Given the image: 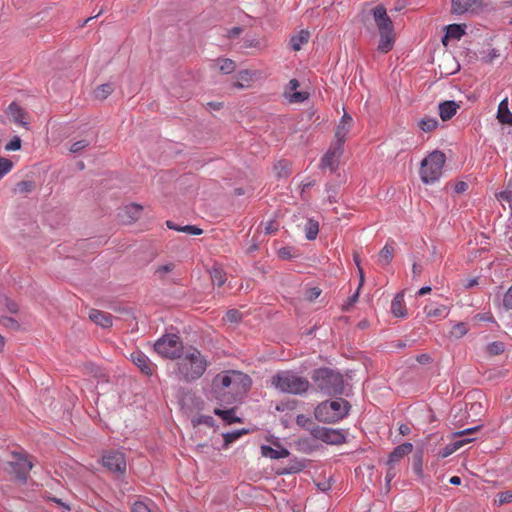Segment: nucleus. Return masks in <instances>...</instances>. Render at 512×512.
I'll list each match as a JSON object with an SVG mask.
<instances>
[{
    "label": "nucleus",
    "mask_w": 512,
    "mask_h": 512,
    "mask_svg": "<svg viewBox=\"0 0 512 512\" xmlns=\"http://www.w3.org/2000/svg\"><path fill=\"white\" fill-rule=\"evenodd\" d=\"M208 365L207 357L200 350L189 347L175 362L174 373L179 381L191 383L204 375Z\"/></svg>",
    "instance_id": "obj_1"
},
{
    "label": "nucleus",
    "mask_w": 512,
    "mask_h": 512,
    "mask_svg": "<svg viewBox=\"0 0 512 512\" xmlns=\"http://www.w3.org/2000/svg\"><path fill=\"white\" fill-rule=\"evenodd\" d=\"M270 382L276 390L292 395H302L310 388L307 378L289 370L277 372L271 377Z\"/></svg>",
    "instance_id": "obj_2"
},
{
    "label": "nucleus",
    "mask_w": 512,
    "mask_h": 512,
    "mask_svg": "<svg viewBox=\"0 0 512 512\" xmlns=\"http://www.w3.org/2000/svg\"><path fill=\"white\" fill-rule=\"evenodd\" d=\"M316 386L327 395H337L343 392L344 381L340 373L328 368H319L312 376Z\"/></svg>",
    "instance_id": "obj_3"
},
{
    "label": "nucleus",
    "mask_w": 512,
    "mask_h": 512,
    "mask_svg": "<svg viewBox=\"0 0 512 512\" xmlns=\"http://www.w3.org/2000/svg\"><path fill=\"white\" fill-rule=\"evenodd\" d=\"M349 408V403L342 398L325 401L316 407L315 417L321 422L335 423L348 414Z\"/></svg>",
    "instance_id": "obj_4"
},
{
    "label": "nucleus",
    "mask_w": 512,
    "mask_h": 512,
    "mask_svg": "<svg viewBox=\"0 0 512 512\" xmlns=\"http://www.w3.org/2000/svg\"><path fill=\"white\" fill-rule=\"evenodd\" d=\"M446 161L445 154L441 151H433L421 161L420 178L425 184H433L442 175Z\"/></svg>",
    "instance_id": "obj_5"
},
{
    "label": "nucleus",
    "mask_w": 512,
    "mask_h": 512,
    "mask_svg": "<svg viewBox=\"0 0 512 512\" xmlns=\"http://www.w3.org/2000/svg\"><path fill=\"white\" fill-rule=\"evenodd\" d=\"M154 349L160 356L168 359H178L185 351L181 338L176 334L163 335L155 342Z\"/></svg>",
    "instance_id": "obj_6"
},
{
    "label": "nucleus",
    "mask_w": 512,
    "mask_h": 512,
    "mask_svg": "<svg viewBox=\"0 0 512 512\" xmlns=\"http://www.w3.org/2000/svg\"><path fill=\"white\" fill-rule=\"evenodd\" d=\"M251 378L242 372L231 370L230 389L227 390V403L236 401L251 387Z\"/></svg>",
    "instance_id": "obj_7"
},
{
    "label": "nucleus",
    "mask_w": 512,
    "mask_h": 512,
    "mask_svg": "<svg viewBox=\"0 0 512 512\" xmlns=\"http://www.w3.org/2000/svg\"><path fill=\"white\" fill-rule=\"evenodd\" d=\"M13 460L9 462V472L16 480L26 482L33 464L29 457L21 453H13Z\"/></svg>",
    "instance_id": "obj_8"
},
{
    "label": "nucleus",
    "mask_w": 512,
    "mask_h": 512,
    "mask_svg": "<svg viewBox=\"0 0 512 512\" xmlns=\"http://www.w3.org/2000/svg\"><path fill=\"white\" fill-rule=\"evenodd\" d=\"M311 435L330 445H339L345 442L344 434L336 429L317 426L311 430Z\"/></svg>",
    "instance_id": "obj_9"
},
{
    "label": "nucleus",
    "mask_w": 512,
    "mask_h": 512,
    "mask_svg": "<svg viewBox=\"0 0 512 512\" xmlns=\"http://www.w3.org/2000/svg\"><path fill=\"white\" fill-rule=\"evenodd\" d=\"M231 370L217 374L212 382L213 390L219 401L227 402V390L230 389Z\"/></svg>",
    "instance_id": "obj_10"
},
{
    "label": "nucleus",
    "mask_w": 512,
    "mask_h": 512,
    "mask_svg": "<svg viewBox=\"0 0 512 512\" xmlns=\"http://www.w3.org/2000/svg\"><path fill=\"white\" fill-rule=\"evenodd\" d=\"M104 467L112 472L124 474L126 471V460L124 454L117 451H110L103 455Z\"/></svg>",
    "instance_id": "obj_11"
},
{
    "label": "nucleus",
    "mask_w": 512,
    "mask_h": 512,
    "mask_svg": "<svg viewBox=\"0 0 512 512\" xmlns=\"http://www.w3.org/2000/svg\"><path fill=\"white\" fill-rule=\"evenodd\" d=\"M372 14L379 34L385 32H394L393 22L387 15L386 8L384 6H376L372 10Z\"/></svg>",
    "instance_id": "obj_12"
},
{
    "label": "nucleus",
    "mask_w": 512,
    "mask_h": 512,
    "mask_svg": "<svg viewBox=\"0 0 512 512\" xmlns=\"http://www.w3.org/2000/svg\"><path fill=\"white\" fill-rule=\"evenodd\" d=\"M352 125L353 118L349 114L344 113L335 130L336 141L334 144L339 145L343 148V145L346 141V137L350 132Z\"/></svg>",
    "instance_id": "obj_13"
},
{
    "label": "nucleus",
    "mask_w": 512,
    "mask_h": 512,
    "mask_svg": "<svg viewBox=\"0 0 512 512\" xmlns=\"http://www.w3.org/2000/svg\"><path fill=\"white\" fill-rule=\"evenodd\" d=\"M300 83L297 79H291L285 88L284 95L291 103H301L308 99L307 92L297 91Z\"/></svg>",
    "instance_id": "obj_14"
},
{
    "label": "nucleus",
    "mask_w": 512,
    "mask_h": 512,
    "mask_svg": "<svg viewBox=\"0 0 512 512\" xmlns=\"http://www.w3.org/2000/svg\"><path fill=\"white\" fill-rule=\"evenodd\" d=\"M142 211L143 207L141 205L131 203L120 210L119 216L122 222L133 223L141 217Z\"/></svg>",
    "instance_id": "obj_15"
},
{
    "label": "nucleus",
    "mask_w": 512,
    "mask_h": 512,
    "mask_svg": "<svg viewBox=\"0 0 512 512\" xmlns=\"http://www.w3.org/2000/svg\"><path fill=\"white\" fill-rule=\"evenodd\" d=\"M131 360L139 367L141 372L146 375H152L154 371V364L150 359L141 351H134L131 353Z\"/></svg>",
    "instance_id": "obj_16"
},
{
    "label": "nucleus",
    "mask_w": 512,
    "mask_h": 512,
    "mask_svg": "<svg viewBox=\"0 0 512 512\" xmlns=\"http://www.w3.org/2000/svg\"><path fill=\"white\" fill-rule=\"evenodd\" d=\"M6 113L15 124L27 127L26 112L16 102L8 106Z\"/></svg>",
    "instance_id": "obj_17"
},
{
    "label": "nucleus",
    "mask_w": 512,
    "mask_h": 512,
    "mask_svg": "<svg viewBox=\"0 0 512 512\" xmlns=\"http://www.w3.org/2000/svg\"><path fill=\"white\" fill-rule=\"evenodd\" d=\"M256 76V71L241 70L236 75V81L233 83V87L237 89L250 87Z\"/></svg>",
    "instance_id": "obj_18"
},
{
    "label": "nucleus",
    "mask_w": 512,
    "mask_h": 512,
    "mask_svg": "<svg viewBox=\"0 0 512 512\" xmlns=\"http://www.w3.org/2000/svg\"><path fill=\"white\" fill-rule=\"evenodd\" d=\"M89 319L102 328H108L112 326V316L107 312L92 309L89 312Z\"/></svg>",
    "instance_id": "obj_19"
},
{
    "label": "nucleus",
    "mask_w": 512,
    "mask_h": 512,
    "mask_svg": "<svg viewBox=\"0 0 512 512\" xmlns=\"http://www.w3.org/2000/svg\"><path fill=\"white\" fill-rule=\"evenodd\" d=\"M413 450V445L409 442L398 445L389 455L387 464L393 465L400 461L404 456L410 454Z\"/></svg>",
    "instance_id": "obj_20"
},
{
    "label": "nucleus",
    "mask_w": 512,
    "mask_h": 512,
    "mask_svg": "<svg viewBox=\"0 0 512 512\" xmlns=\"http://www.w3.org/2000/svg\"><path fill=\"white\" fill-rule=\"evenodd\" d=\"M342 153V147L334 144L322 158V167L334 169V166Z\"/></svg>",
    "instance_id": "obj_21"
},
{
    "label": "nucleus",
    "mask_w": 512,
    "mask_h": 512,
    "mask_svg": "<svg viewBox=\"0 0 512 512\" xmlns=\"http://www.w3.org/2000/svg\"><path fill=\"white\" fill-rule=\"evenodd\" d=\"M424 312L427 317L443 319L447 317L449 309L446 305L431 303L424 307Z\"/></svg>",
    "instance_id": "obj_22"
},
{
    "label": "nucleus",
    "mask_w": 512,
    "mask_h": 512,
    "mask_svg": "<svg viewBox=\"0 0 512 512\" xmlns=\"http://www.w3.org/2000/svg\"><path fill=\"white\" fill-rule=\"evenodd\" d=\"M391 312L395 317L405 318L407 317V309L404 302V293L399 292L393 298L391 302Z\"/></svg>",
    "instance_id": "obj_23"
},
{
    "label": "nucleus",
    "mask_w": 512,
    "mask_h": 512,
    "mask_svg": "<svg viewBox=\"0 0 512 512\" xmlns=\"http://www.w3.org/2000/svg\"><path fill=\"white\" fill-rule=\"evenodd\" d=\"M480 4V0H452V12L464 14Z\"/></svg>",
    "instance_id": "obj_24"
},
{
    "label": "nucleus",
    "mask_w": 512,
    "mask_h": 512,
    "mask_svg": "<svg viewBox=\"0 0 512 512\" xmlns=\"http://www.w3.org/2000/svg\"><path fill=\"white\" fill-rule=\"evenodd\" d=\"M459 105L455 101H444L439 104V115L443 121L450 120L459 109Z\"/></svg>",
    "instance_id": "obj_25"
},
{
    "label": "nucleus",
    "mask_w": 512,
    "mask_h": 512,
    "mask_svg": "<svg viewBox=\"0 0 512 512\" xmlns=\"http://www.w3.org/2000/svg\"><path fill=\"white\" fill-rule=\"evenodd\" d=\"M395 43L394 32H385L380 34V41L377 50L381 53H388L393 49Z\"/></svg>",
    "instance_id": "obj_26"
},
{
    "label": "nucleus",
    "mask_w": 512,
    "mask_h": 512,
    "mask_svg": "<svg viewBox=\"0 0 512 512\" xmlns=\"http://www.w3.org/2000/svg\"><path fill=\"white\" fill-rule=\"evenodd\" d=\"M497 119L502 124L512 125V113L508 107V99H503L498 106Z\"/></svg>",
    "instance_id": "obj_27"
},
{
    "label": "nucleus",
    "mask_w": 512,
    "mask_h": 512,
    "mask_svg": "<svg viewBox=\"0 0 512 512\" xmlns=\"http://www.w3.org/2000/svg\"><path fill=\"white\" fill-rule=\"evenodd\" d=\"M310 38V33L307 30H301L290 39L291 48L294 51H299L304 44H307Z\"/></svg>",
    "instance_id": "obj_28"
},
{
    "label": "nucleus",
    "mask_w": 512,
    "mask_h": 512,
    "mask_svg": "<svg viewBox=\"0 0 512 512\" xmlns=\"http://www.w3.org/2000/svg\"><path fill=\"white\" fill-rule=\"evenodd\" d=\"M261 452L264 457L271 459H281L289 456V451L286 448L274 449L270 446L263 445Z\"/></svg>",
    "instance_id": "obj_29"
},
{
    "label": "nucleus",
    "mask_w": 512,
    "mask_h": 512,
    "mask_svg": "<svg viewBox=\"0 0 512 512\" xmlns=\"http://www.w3.org/2000/svg\"><path fill=\"white\" fill-rule=\"evenodd\" d=\"M465 33L464 28L459 24H451L447 27L443 43L446 45L447 39H460Z\"/></svg>",
    "instance_id": "obj_30"
},
{
    "label": "nucleus",
    "mask_w": 512,
    "mask_h": 512,
    "mask_svg": "<svg viewBox=\"0 0 512 512\" xmlns=\"http://www.w3.org/2000/svg\"><path fill=\"white\" fill-rule=\"evenodd\" d=\"M480 428H481V426H475V427H472V428H468V429L461 430V431L453 433V438H461V439H458V440H454V442H463V446L465 444H468V443L472 442L474 440V438H464V437L468 436V435H471V434H474Z\"/></svg>",
    "instance_id": "obj_31"
},
{
    "label": "nucleus",
    "mask_w": 512,
    "mask_h": 512,
    "mask_svg": "<svg viewBox=\"0 0 512 512\" xmlns=\"http://www.w3.org/2000/svg\"><path fill=\"white\" fill-rule=\"evenodd\" d=\"M113 91L114 87L111 83L101 84L94 90V96L98 100H105Z\"/></svg>",
    "instance_id": "obj_32"
},
{
    "label": "nucleus",
    "mask_w": 512,
    "mask_h": 512,
    "mask_svg": "<svg viewBox=\"0 0 512 512\" xmlns=\"http://www.w3.org/2000/svg\"><path fill=\"white\" fill-rule=\"evenodd\" d=\"M217 66L223 74H231L236 69V63L229 58H219Z\"/></svg>",
    "instance_id": "obj_33"
},
{
    "label": "nucleus",
    "mask_w": 512,
    "mask_h": 512,
    "mask_svg": "<svg viewBox=\"0 0 512 512\" xmlns=\"http://www.w3.org/2000/svg\"><path fill=\"white\" fill-rule=\"evenodd\" d=\"M394 256V248L386 244L379 253V263L381 265H389Z\"/></svg>",
    "instance_id": "obj_34"
},
{
    "label": "nucleus",
    "mask_w": 512,
    "mask_h": 512,
    "mask_svg": "<svg viewBox=\"0 0 512 512\" xmlns=\"http://www.w3.org/2000/svg\"><path fill=\"white\" fill-rule=\"evenodd\" d=\"M214 413L217 416H220L228 424L240 422V418L235 416L234 409H228V410L215 409Z\"/></svg>",
    "instance_id": "obj_35"
},
{
    "label": "nucleus",
    "mask_w": 512,
    "mask_h": 512,
    "mask_svg": "<svg viewBox=\"0 0 512 512\" xmlns=\"http://www.w3.org/2000/svg\"><path fill=\"white\" fill-rule=\"evenodd\" d=\"M210 277L212 283L217 286H222L226 282L225 272L220 267H213L210 270Z\"/></svg>",
    "instance_id": "obj_36"
},
{
    "label": "nucleus",
    "mask_w": 512,
    "mask_h": 512,
    "mask_svg": "<svg viewBox=\"0 0 512 512\" xmlns=\"http://www.w3.org/2000/svg\"><path fill=\"white\" fill-rule=\"evenodd\" d=\"M319 232V224L313 219H309L305 226V234L308 240L316 239Z\"/></svg>",
    "instance_id": "obj_37"
},
{
    "label": "nucleus",
    "mask_w": 512,
    "mask_h": 512,
    "mask_svg": "<svg viewBox=\"0 0 512 512\" xmlns=\"http://www.w3.org/2000/svg\"><path fill=\"white\" fill-rule=\"evenodd\" d=\"M438 126V120L433 117H425L420 120L419 127L424 132H431Z\"/></svg>",
    "instance_id": "obj_38"
},
{
    "label": "nucleus",
    "mask_w": 512,
    "mask_h": 512,
    "mask_svg": "<svg viewBox=\"0 0 512 512\" xmlns=\"http://www.w3.org/2000/svg\"><path fill=\"white\" fill-rule=\"evenodd\" d=\"M463 447V442H451L450 444L446 445L439 453L441 458H446L456 452L458 449Z\"/></svg>",
    "instance_id": "obj_39"
},
{
    "label": "nucleus",
    "mask_w": 512,
    "mask_h": 512,
    "mask_svg": "<svg viewBox=\"0 0 512 512\" xmlns=\"http://www.w3.org/2000/svg\"><path fill=\"white\" fill-rule=\"evenodd\" d=\"M246 430H237L223 434L224 446L228 447L231 443L239 439L242 435L246 434Z\"/></svg>",
    "instance_id": "obj_40"
},
{
    "label": "nucleus",
    "mask_w": 512,
    "mask_h": 512,
    "mask_svg": "<svg viewBox=\"0 0 512 512\" xmlns=\"http://www.w3.org/2000/svg\"><path fill=\"white\" fill-rule=\"evenodd\" d=\"M413 471H414V473L417 475V477L419 479H423L424 478L422 454L414 456Z\"/></svg>",
    "instance_id": "obj_41"
},
{
    "label": "nucleus",
    "mask_w": 512,
    "mask_h": 512,
    "mask_svg": "<svg viewBox=\"0 0 512 512\" xmlns=\"http://www.w3.org/2000/svg\"><path fill=\"white\" fill-rule=\"evenodd\" d=\"M505 346L504 343L500 341H495L487 345L486 350L489 355L495 356L500 355L504 352Z\"/></svg>",
    "instance_id": "obj_42"
},
{
    "label": "nucleus",
    "mask_w": 512,
    "mask_h": 512,
    "mask_svg": "<svg viewBox=\"0 0 512 512\" xmlns=\"http://www.w3.org/2000/svg\"><path fill=\"white\" fill-rule=\"evenodd\" d=\"M467 332H468V329H467L465 323L461 322V323L455 324L452 327V329L450 331V336L454 337L456 339H459V338L463 337L464 335H466Z\"/></svg>",
    "instance_id": "obj_43"
},
{
    "label": "nucleus",
    "mask_w": 512,
    "mask_h": 512,
    "mask_svg": "<svg viewBox=\"0 0 512 512\" xmlns=\"http://www.w3.org/2000/svg\"><path fill=\"white\" fill-rule=\"evenodd\" d=\"M242 319V314L237 309L228 310L223 318L228 323H238Z\"/></svg>",
    "instance_id": "obj_44"
},
{
    "label": "nucleus",
    "mask_w": 512,
    "mask_h": 512,
    "mask_svg": "<svg viewBox=\"0 0 512 512\" xmlns=\"http://www.w3.org/2000/svg\"><path fill=\"white\" fill-rule=\"evenodd\" d=\"M13 167V163L8 158H0V179L10 172Z\"/></svg>",
    "instance_id": "obj_45"
},
{
    "label": "nucleus",
    "mask_w": 512,
    "mask_h": 512,
    "mask_svg": "<svg viewBox=\"0 0 512 512\" xmlns=\"http://www.w3.org/2000/svg\"><path fill=\"white\" fill-rule=\"evenodd\" d=\"M499 506L512 502V491H504L497 494V500Z\"/></svg>",
    "instance_id": "obj_46"
},
{
    "label": "nucleus",
    "mask_w": 512,
    "mask_h": 512,
    "mask_svg": "<svg viewBox=\"0 0 512 512\" xmlns=\"http://www.w3.org/2000/svg\"><path fill=\"white\" fill-rule=\"evenodd\" d=\"M192 422H193L194 426L201 425V424H205L207 426H212L214 423V419L212 416L200 415V416L194 418L192 420Z\"/></svg>",
    "instance_id": "obj_47"
},
{
    "label": "nucleus",
    "mask_w": 512,
    "mask_h": 512,
    "mask_svg": "<svg viewBox=\"0 0 512 512\" xmlns=\"http://www.w3.org/2000/svg\"><path fill=\"white\" fill-rule=\"evenodd\" d=\"M131 512H151V509L146 502L136 501L131 507Z\"/></svg>",
    "instance_id": "obj_48"
},
{
    "label": "nucleus",
    "mask_w": 512,
    "mask_h": 512,
    "mask_svg": "<svg viewBox=\"0 0 512 512\" xmlns=\"http://www.w3.org/2000/svg\"><path fill=\"white\" fill-rule=\"evenodd\" d=\"M174 264L173 263H167V264H164V265H160L156 268V271L155 273L158 274L159 276H164L165 274L173 271L174 269Z\"/></svg>",
    "instance_id": "obj_49"
},
{
    "label": "nucleus",
    "mask_w": 512,
    "mask_h": 512,
    "mask_svg": "<svg viewBox=\"0 0 512 512\" xmlns=\"http://www.w3.org/2000/svg\"><path fill=\"white\" fill-rule=\"evenodd\" d=\"M181 232L188 233L190 235H201L203 230L194 225H186L181 227Z\"/></svg>",
    "instance_id": "obj_50"
},
{
    "label": "nucleus",
    "mask_w": 512,
    "mask_h": 512,
    "mask_svg": "<svg viewBox=\"0 0 512 512\" xmlns=\"http://www.w3.org/2000/svg\"><path fill=\"white\" fill-rule=\"evenodd\" d=\"M89 145L88 141L86 140H80L75 143H73L70 147V152L72 153H78L84 148H86Z\"/></svg>",
    "instance_id": "obj_51"
},
{
    "label": "nucleus",
    "mask_w": 512,
    "mask_h": 512,
    "mask_svg": "<svg viewBox=\"0 0 512 512\" xmlns=\"http://www.w3.org/2000/svg\"><path fill=\"white\" fill-rule=\"evenodd\" d=\"M21 148V139L14 137L5 147L7 151H17Z\"/></svg>",
    "instance_id": "obj_52"
},
{
    "label": "nucleus",
    "mask_w": 512,
    "mask_h": 512,
    "mask_svg": "<svg viewBox=\"0 0 512 512\" xmlns=\"http://www.w3.org/2000/svg\"><path fill=\"white\" fill-rule=\"evenodd\" d=\"M503 305L507 310H512V286L507 290L503 297Z\"/></svg>",
    "instance_id": "obj_53"
},
{
    "label": "nucleus",
    "mask_w": 512,
    "mask_h": 512,
    "mask_svg": "<svg viewBox=\"0 0 512 512\" xmlns=\"http://www.w3.org/2000/svg\"><path fill=\"white\" fill-rule=\"evenodd\" d=\"M321 294V290L317 287H313L309 289L306 293V299L309 301H314L317 299Z\"/></svg>",
    "instance_id": "obj_54"
},
{
    "label": "nucleus",
    "mask_w": 512,
    "mask_h": 512,
    "mask_svg": "<svg viewBox=\"0 0 512 512\" xmlns=\"http://www.w3.org/2000/svg\"><path fill=\"white\" fill-rule=\"evenodd\" d=\"M359 292L357 291L351 297L348 298L347 302L343 304L342 309L348 311L358 300Z\"/></svg>",
    "instance_id": "obj_55"
},
{
    "label": "nucleus",
    "mask_w": 512,
    "mask_h": 512,
    "mask_svg": "<svg viewBox=\"0 0 512 512\" xmlns=\"http://www.w3.org/2000/svg\"><path fill=\"white\" fill-rule=\"evenodd\" d=\"M296 423L301 427L308 428V425L311 424V419L301 414L296 417Z\"/></svg>",
    "instance_id": "obj_56"
},
{
    "label": "nucleus",
    "mask_w": 512,
    "mask_h": 512,
    "mask_svg": "<svg viewBox=\"0 0 512 512\" xmlns=\"http://www.w3.org/2000/svg\"><path fill=\"white\" fill-rule=\"evenodd\" d=\"M34 185L31 181H22L18 183V189L21 192H30L33 189Z\"/></svg>",
    "instance_id": "obj_57"
},
{
    "label": "nucleus",
    "mask_w": 512,
    "mask_h": 512,
    "mask_svg": "<svg viewBox=\"0 0 512 512\" xmlns=\"http://www.w3.org/2000/svg\"><path fill=\"white\" fill-rule=\"evenodd\" d=\"M422 271H423V266L421 264L413 263V265H412L413 279H417L418 277H420Z\"/></svg>",
    "instance_id": "obj_58"
},
{
    "label": "nucleus",
    "mask_w": 512,
    "mask_h": 512,
    "mask_svg": "<svg viewBox=\"0 0 512 512\" xmlns=\"http://www.w3.org/2000/svg\"><path fill=\"white\" fill-rule=\"evenodd\" d=\"M242 32V28L241 27H234L232 28L231 30L228 31L227 33V36L229 38H236L238 37Z\"/></svg>",
    "instance_id": "obj_59"
},
{
    "label": "nucleus",
    "mask_w": 512,
    "mask_h": 512,
    "mask_svg": "<svg viewBox=\"0 0 512 512\" xmlns=\"http://www.w3.org/2000/svg\"><path fill=\"white\" fill-rule=\"evenodd\" d=\"M389 466L390 467H389V469H388V471L386 473V477H385L387 483H390L392 481V479L396 475V473L394 471V468H393V465H389Z\"/></svg>",
    "instance_id": "obj_60"
},
{
    "label": "nucleus",
    "mask_w": 512,
    "mask_h": 512,
    "mask_svg": "<svg viewBox=\"0 0 512 512\" xmlns=\"http://www.w3.org/2000/svg\"><path fill=\"white\" fill-rule=\"evenodd\" d=\"M467 187H468L467 183L461 181L455 185V191L457 193H462V192L466 191Z\"/></svg>",
    "instance_id": "obj_61"
},
{
    "label": "nucleus",
    "mask_w": 512,
    "mask_h": 512,
    "mask_svg": "<svg viewBox=\"0 0 512 512\" xmlns=\"http://www.w3.org/2000/svg\"><path fill=\"white\" fill-rule=\"evenodd\" d=\"M399 433L402 435V436H406L410 433V427L407 425V424H401L399 426Z\"/></svg>",
    "instance_id": "obj_62"
},
{
    "label": "nucleus",
    "mask_w": 512,
    "mask_h": 512,
    "mask_svg": "<svg viewBox=\"0 0 512 512\" xmlns=\"http://www.w3.org/2000/svg\"><path fill=\"white\" fill-rule=\"evenodd\" d=\"M166 226L169 228V229H172V230H175V231H178V232H181V227L182 226H178L176 225L174 222L168 220L166 221Z\"/></svg>",
    "instance_id": "obj_63"
},
{
    "label": "nucleus",
    "mask_w": 512,
    "mask_h": 512,
    "mask_svg": "<svg viewBox=\"0 0 512 512\" xmlns=\"http://www.w3.org/2000/svg\"><path fill=\"white\" fill-rule=\"evenodd\" d=\"M478 284V279L477 278H473V279H469L465 284L464 286L466 288H472L474 286H476Z\"/></svg>",
    "instance_id": "obj_64"
}]
</instances>
